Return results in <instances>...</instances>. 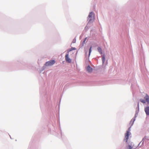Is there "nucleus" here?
I'll return each instance as SVG.
<instances>
[{
    "instance_id": "nucleus-1",
    "label": "nucleus",
    "mask_w": 149,
    "mask_h": 149,
    "mask_svg": "<svg viewBox=\"0 0 149 149\" xmlns=\"http://www.w3.org/2000/svg\"><path fill=\"white\" fill-rule=\"evenodd\" d=\"M88 17L90 19L89 22L91 21L92 20L94 19V14L93 12H91L90 13Z\"/></svg>"
},
{
    "instance_id": "nucleus-2",
    "label": "nucleus",
    "mask_w": 149,
    "mask_h": 149,
    "mask_svg": "<svg viewBox=\"0 0 149 149\" xmlns=\"http://www.w3.org/2000/svg\"><path fill=\"white\" fill-rule=\"evenodd\" d=\"M55 62V61L54 60H51L45 63V65L46 66H51L54 64Z\"/></svg>"
},
{
    "instance_id": "nucleus-3",
    "label": "nucleus",
    "mask_w": 149,
    "mask_h": 149,
    "mask_svg": "<svg viewBox=\"0 0 149 149\" xmlns=\"http://www.w3.org/2000/svg\"><path fill=\"white\" fill-rule=\"evenodd\" d=\"M129 131H129H127L126 133L125 134V137L124 140L126 141V142H127V140L129 138L130 133Z\"/></svg>"
},
{
    "instance_id": "nucleus-4",
    "label": "nucleus",
    "mask_w": 149,
    "mask_h": 149,
    "mask_svg": "<svg viewBox=\"0 0 149 149\" xmlns=\"http://www.w3.org/2000/svg\"><path fill=\"white\" fill-rule=\"evenodd\" d=\"M65 57V61L67 62L68 63H70L71 62V60L69 58L68 54H66Z\"/></svg>"
},
{
    "instance_id": "nucleus-5",
    "label": "nucleus",
    "mask_w": 149,
    "mask_h": 149,
    "mask_svg": "<svg viewBox=\"0 0 149 149\" xmlns=\"http://www.w3.org/2000/svg\"><path fill=\"white\" fill-rule=\"evenodd\" d=\"M145 111L147 115H149V107H146L145 109Z\"/></svg>"
},
{
    "instance_id": "nucleus-6",
    "label": "nucleus",
    "mask_w": 149,
    "mask_h": 149,
    "mask_svg": "<svg viewBox=\"0 0 149 149\" xmlns=\"http://www.w3.org/2000/svg\"><path fill=\"white\" fill-rule=\"evenodd\" d=\"M87 70L89 72H91L92 71V68L89 65H88L87 68Z\"/></svg>"
},
{
    "instance_id": "nucleus-7",
    "label": "nucleus",
    "mask_w": 149,
    "mask_h": 149,
    "mask_svg": "<svg viewBox=\"0 0 149 149\" xmlns=\"http://www.w3.org/2000/svg\"><path fill=\"white\" fill-rule=\"evenodd\" d=\"M145 99L146 100V101L148 103H149V96L148 94H146V96L144 97Z\"/></svg>"
},
{
    "instance_id": "nucleus-8",
    "label": "nucleus",
    "mask_w": 149,
    "mask_h": 149,
    "mask_svg": "<svg viewBox=\"0 0 149 149\" xmlns=\"http://www.w3.org/2000/svg\"><path fill=\"white\" fill-rule=\"evenodd\" d=\"M97 50L101 54H102V49L100 47H99L97 48Z\"/></svg>"
},
{
    "instance_id": "nucleus-9",
    "label": "nucleus",
    "mask_w": 149,
    "mask_h": 149,
    "mask_svg": "<svg viewBox=\"0 0 149 149\" xmlns=\"http://www.w3.org/2000/svg\"><path fill=\"white\" fill-rule=\"evenodd\" d=\"M102 61L103 63H104L105 61V58L104 55L102 56Z\"/></svg>"
},
{
    "instance_id": "nucleus-10",
    "label": "nucleus",
    "mask_w": 149,
    "mask_h": 149,
    "mask_svg": "<svg viewBox=\"0 0 149 149\" xmlns=\"http://www.w3.org/2000/svg\"><path fill=\"white\" fill-rule=\"evenodd\" d=\"M87 38L86 37L84 39V40L83 41V42L82 43V45L83 46L84 45L85 43V42H86V40H87Z\"/></svg>"
},
{
    "instance_id": "nucleus-11",
    "label": "nucleus",
    "mask_w": 149,
    "mask_h": 149,
    "mask_svg": "<svg viewBox=\"0 0 149 149\" xmlns=\"http://www.w3.org/2000/svg\"><path fill=\"white\" fill-rule=\"evenodd\" d=\"M76 49L75 47H72L70 49L68 50V52H70L73 50H75Z\"/></svg>"
},
{
    "instance_id": "nucleus-12",
    "label": "nucleus",
    "mask_w": 149,
    "mask_h": 149,
    "mask_svg": "<svg viewBox=\"0 0 149 149\" xmlns=\"http://www.w3.org/2000/svg\"><path fill=\"white\" fill-rule=\"evenodd\" d=\"M92 48V47L91 46L90 48V49L89 50V56H90L91 53V52Z\"/></svg>"
},
{
    "instance_id": "nucleus-13",
    "label": "nucleus",
    "mask_w": 149,
    "mask_h": 149,
    "mask_svg": "<svg viewBox=\"0 0 149 149\" xmlns=\"http://www.w3.org/2000/svg\"><path fill=\"white\" fill-rule=\"evenodd\" d=\"M127 149H132V147L130 146L129 145L127 148Z\"/></svg>"
},
{
    "instance_id": "nucleus-14",
    "label": "nucleus",
    "mask_w": 149,
    "mask_h": 149,
    "mask_svg": "<svg viewBox=\"0 0 149 149\" xmlns=\"http://www.w3.org/2000/svg\"><path fill=\"white\" fill-rule=\"evenodd\" d=\"M140 101H141V102H143V103H145V100H143V99H142V100H140Z\"/></svg>"
}]
</instances>
